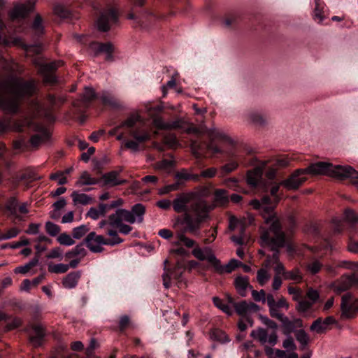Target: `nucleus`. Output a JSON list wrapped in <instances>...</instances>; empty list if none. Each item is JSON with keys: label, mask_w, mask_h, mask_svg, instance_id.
Masks as SVG:
<instances>
[{"label": "nucleus", "mask_w": 358, "mask_h": 358, "mask_svg": "<svg viewBox=\"0 0 358 358\" xmlns=\"http://www.w3.org/2000/svg\"><path fill=\"white\" fill-rule=\"evenodd\" d=\"M241 265H242V263L240 261L232 259L227 264L222 266L220 260L217 259V262L215 263L213 267L217 273L222 274L224 273H230Z\"/></svg>", "instance_id": "nucleus-23"}, {"label": "nucleus", "mask_w": 358, "mask_h": 358, "mask_svg": "<svg viewBox=\"0 0 358 358\" xmlns=\"http://www.w3.org/2000/svg\"><path fill=\"white\" fill-rule=\"evenodd\" d=\"M80 278L79 271L71 272L66 275L62 280V285L66 289L74 288Z\"/></svg>", "instance_id": "nucleus-25"}, {"label": "nucleus", "mask_w": 358, "mask_h": 358, "mask_svg": "<svg viewBox=\"0 0 358 358\" xmlns=\"http://www.w3.org/2000/svg\"><path fill=\"white\" fill-rule=\"evenodd\" d=\"M336 263L338 268H345L353 271H358V262L343 260Z\"/></svg>", "instance_id": "nucleus-41"}, {"label": "nucleus", "mask_w": 358, "mask_h": 358, "mask_svg": "<svg viewBox=\"0 0 358 358\" xmlns=\"http://www.w3.org/2000/svg\"><path fill=\"white\" fill-rule=\"evenodd\" d=\"M6 208L11 214H15L17 208V201L15 198H10L7 201Z\"/></svg>", "instance_id": "nucleus-62"}, {"label": "nucleus", "mask_w": 358, "mask_h": 358, "mask_svg": "<svg viewBox=\"0 0 358 358\" xmlns=\"http://www.w3.org/2000/svg\"><path fill=\"white\" fill-rule=\"evenodd\" d=\"M36 91L34 80L13 78L0 85V108L7 113L18 111L22 98L32 95Z\"/></svg>", "instance_id": "nucleus-3"}, {"label": "nucleus", "mask_w": 358, "mask_h": 358, "mask_svg": "<svg viewBox=\"0 0 358 358\" xmlns=\"http://www.w3.org/2000/svg\"><path fill=\"white\" fill-rule=\"evenodd\" d=\"M98 183V180L91 177L90 174L87 171H83L78 180L76 182L77 187H83L84 185H92Z\"/></svg>", "instance_id": "nucleus-30"}, {"label": "nucleus", "mask_w": 358, "mask_h": 358, "mask_svg": "<svg viewBox=\"0 0 358 358\" xmlns=\"http://www.w3.org/2000/svg\"><path fill=\"white\" fill-rule=\"evenodd\" d=\"M26 127L37 132L30 138V143L33 147L37 148L49 141L50 138V131L43 126L34 123L29 117L24 120H18L13 124L10 118L4 117L0 120V133H4L10 130L22 131Z\"/></svg>", "instance_id": "nucleus-4"}, {"label": "nucleus", "mask_w": 358, "mask_h": 358, "mask_svg": "<svg viewBox=\"0 0 358 358\" xmlns=\"http://www.w3.org/2000/svg\"><path fill=\"white\" fill-rule=\"evenodd\" d=\"M227 299L229 303L234 306L237 314L242 317H247L248 314L257 312L259 310V306L252 302L248 303L245 301H242L239 303H236L229 295L227 296Z\"/></svg>", "instance_id": "nucleus-12"}, {"label": "nucleus", "mask_w": 358, "mask_h": 358, "mask_svg": "<svg viewBox=\"0 0 358 358\" xmlns=\"http://www.w3.org/2000/svg\"><path fill=\"white\" fill-rule=\"evenodd\" d=\"M95 97V92L92 87H87L85 88L83 93V99L85 101H90Z\"/></svg>", "instance_id": "nucleus-63"}, {"label": "nucleus", "mask_w": 358, "mask_h": 358, "mask_svg": "<svg viewBox=\"0 0 358 358\" xmlns=\"http://www.w3.org/2000/svg\"><path fill=\"white\" fill-rule=\"evenodd\" d=\"M304 169L306 174L325 175L340 180L350 179L358 189V172L350 166H334L331 163L320 162L312 164Z\"/></svg>", "instance_id": "nucleus-5"}, {"label": "nucleus", "mask_w": 358, "mask_h": 358, "mask_svg": "<svg viewBox=\"0 0 358 358\" xmlns=\"http://www.w3.org/2000/svg\"><path fill=\"white\" fill-rule=\"evenodd\" d=\"M20 229L16 227H13L7 230L5 233L0 235V241L8 240L14 238L20 233Z\"/></svg>", "instance_id": "nucleus-52"}, {"label": "nucleus", "mask_w": 358, "mask_h": 358, "mask_svg": "<svg viewBox=\"0 0 358 358\" xmlns=\"http://www.w3.org/2000/svg\"><path fill=\"white\" fill-rule=\"evenodd\" d=\"M355 230H349V240L348 243V250L354 254H358V241L355 237Z\"/></svg>", "instance_id": "nucleus-33"}, {"label": "nucleus", "mask_w": 358, "mask_h": 358, "mask_svg": "<svg viewBox=\"0 0 358 358\" xmlns=\"http://www.w3.org/2000/svg\"><path fill=\"white\" fill-rule=\"evenodd\" d=\"M238 162L236 161H231L229 163L221 167L220 176L223 177L226 174L235 171L238 168Z\"/></svg>", "instance_id": "nucleus-45"}, {"label": "nucleus", "mask_w": 358, "mask_h": 358, "mask_svg": "<svg viewBox=\"0 0 358 358\" xmlns=\"http://www.w3.org/2000/svg\"><path fill=\"white\" fill-rule=\"evenodd\" d=\"M285 280H293L295 282H300L302 280V275L298 268H294L292 271H287L285 273Z\"/></svg>", "instance_id": "nucleus-40"}, {"label": "nucleus", "mask_w": 358, "mask_h": 358, "mask_svg": "<svg viewBox=\"0 0 358 358\" xmlns=\"http://www.w3.org/2000/svg\"><path fill=\"white\" fill-rule=\"evenodd\" d=\"M341 310L343 318H355L358 315V298L354 299L350 292L345 294L341 299Z\"/></svg>", "instance_id": "nucleus-9"}, {"label": "nucleus", "mask_w": 358, "mask_h": 358, "mask_svg": "<svg viewBox=\"0 0 358 358\" xmlns=\"http://www.w3.org/2000/svg\"><path fill=\"white\" fill-rule=\"evenodd\" d=\"M145 206L141 203L134 205L129 213L135 219V222H141L143 220V215L145 214Z\"/></svg>", "instance_id": "nucleus-32"}, {"label": "nucleus", "mask_w": 358, "mask_h": 358, "mask_svg": "<svg viewBox=\"0 0 358 358\" xmlns=\"http://www.w3.org/2000/svg\"><path fill=\"white\" fill-rule=\"evenodd\" d=\"M71 197L75 205H87L92 201V197L87 194L84 193H79L76 191L72 192Z\"/></svg>", "instance_id": "nucleus-31"}, {"label": "nucleus", "mask_w": 358, "mask_h": 358, "mask_svg": "<svg viewBox=\"0 0 358 358\" xmlns=\"http://www.w3.org/2000/svg\"><path fill=\"white\" fill-rule=\"evenodd\" d=\"M106 235L110 238H105L101 235H97L95 232L92 231L89 233L84 240V243L87 248L92 252H101L103 251L102 245L113 246L122 243L123 240L118 236L117 230L110 229L109 227L103 228Z\"/></svg>", "instance_id": "nucleus-6"}, {"label": "nucleus", "mask_w": 358, "mask_h": 358, "mask_svg": "<svg viewBox=\"0 0 358 358\" xmlns=\"http://www.w3.org/2000/svg\"><path fill=\"white\" fill-rule=\"evenodd\" d=\"M345 220L352 224L351 227L358 222V214L350 209H347L344 213Z\"/></svg>", "instance_id": "nucleus-49"}, {"label": "nucleus", "mask_w": 358, "mask_h": 358, "mask_svg": "<svg viewBox=\"0 0 358 358\" xmlns=\"http://www.w3.org/2000/svg\"><path fill=\"white\" fill-rule=\"evenodd\" d=\"M31 29L36 34L39 35L43 33V20L39 15H36Z\"/></svg>", "instance_id": "nucleus-43"}, {"label": "nucleus", "mask_w": 358, "mask_h": 358, "mask_svg": "<svg viewBox=\"0 0 358 358\" xmlns=\"http://www.w3.org/2000/svg\"><path fill=\"white\" fill-rule=\"evenodd\" d=\"M30 117H38L43 114V107L38 102L35 101L32 103L30 106Z\"/></svg>", "instance_id": "nucleus-53"}, {"label": "nucleus", "mask_w": 358, "mask_h": 358, "mask_svg": "<svg viewBox=\"0 0 358 358\" xmlns=\"http://www.w3.org/2000/svg\"><path fill=\"white\" fill-rule=\"evenodd\" d=\"M0 44L5 45H23L27 55H30L32 52L38 54L41 50V47L37 45H24L22 42L19 38H15L13 41H9L4 38L0 37Z\"/></svg>", "instance_id": "nucleus-22"}, {"label": "nucleus", "mask_w": 358, "mask_h": 358, "mask_svg": "<svg viewBox=\"0 0 358 358\" xmlns=\"http://www.w3.org/2000/svg\"><path fill=\"white\" fill-rule=\"evenodd\" d=\"M74 239L75 238H73V236H71L66 233H62L57 237V241L61 245L71 246L75 243Z\"/></svg>", "instance_id": "nucleus-42"}, {"label": "nucleus", "mask_w": 358, "mask_h": 358, "mask_svg": "<svg viewBox=\"0 0 358 358\" xmlns=\"http://www.w3.org/2000/svg\"><path fill=\"white\" fill-rule=\"evenodd\" d=\"M262 177L261 171L256 169L250 171L247 175V182L252 186H256Z\"/></svg>", "instance_id": "nucleus-37"}, {"label": "nucleus", "mask_w": 358, "mask_h": 358, "mask_svg": "<svg viewBox=\"0 0 358 358\" xmlns=\"http://www.w3.org/2000/svg\"><path fill=\"white\" fill-rule=\"evenodd\" d=\"M313 306V303L306 300H299L296 305V310L300 313H305Z\"/></svg>", "instance_id": "nucleus-57"}, {"label": "nucleus", "mask_w": 358, "mask_h": 358, "mask_svg": "<svg viewBox=\"0 0 358 358\" xmlns=\"http://www.w3.org/2000/svg\"><path fill=\"white\" fill-rule=\"evenodd\" d=\"M34 6V2L31 0L25 3L17 4L10 12L9 16L12 20L23 18L32 10Z\"/></svg>", "instance_id": "nucleus-19"}, {"label": "nucleus", "mask_w": 358, "mask_h": 358, "mask_svg": "<svg viewBox=\"0 0 358 358\" xmlns=\"http://www.w3.org/2000/svg\"><path fill=\"white\" fill-rule=\"evenodd\" d=\"M108 210V205L100 204L97 208H90L87 213V216L93 220H97L101 216L105 215Z\"/></svg>", "instance_id": "nucleus-29"}, {"label": "nucleus", "mask_w": 358, "mask_h": 358, "mask_svg": "<svg viewBox=\"0 0 358 358\" xmlns=\"http://www.w3.org/2000/svg\"><path fill=\"white\" fill-rule=\"evenodd\" d=\"M206 134L210 141L220 142L223 144L234 145V141L224 131L216 128L208 129Z\"/></svg>", "instance_id": "nucleus-18"}, {"label": "nucleus", "mask_w": 358, "mask_h": 358, "mask_svg": "<svg viewBox=\"0 0 358 358\" xmlns=\"http://www.w3.org/2000/svg\"><path fill=\"white\" fill-rule=\"evenodd\" d=\"M287 291L292 296L294 301H298L302 296V291L299 288L289 286L287 288Z\"/></svg>", "instance_id": "nucleus-60"}, {"label": "nucleus", "mask_w": 358, "mask_h": 358, "mask_svg": "<svg viewBox=\"0 0 358 358\" xmlns=\"http://www.w3.org/2000/svg\"><path fill=\"white\" fill-rule=\"evenodd\" d=\"M306 172L304 169H296L289 178L282 180L280 185L287 190L297 189L306 180Z\"/></svg>", "instance_id": "nucleus-10"}, {"label": "nucleus", "mask_w": 358, "mask_h": 358, "mask_svg": "<svg viewBox=\"0 0 358 358\" xmlns=\"http://www.w3.org/2000/svg\"><path fill=\"white\" fill-rule=\"evenodd\" d=\"M122 171H112L103 176L104 183L109 186H116L122 185L127 182L126 180H122L119 178V174Z\"/></svg>", "instance_id": "nucleus-24"}, {"label": "nucleus", "mask_w": 358, "mask_h": 358, "mask_svg": "<svg viewBox=\"0 0 358 358\" xmlns=\"http://www.w3.org/2000/svg\"><path fill=\"white\" fill-rule=\"evenodd\" d=\"M90 50L94 55L99 54H105L106 59L112 61L113 59V53L115 51V47L110 42L101 43L99 42H93L90 45Z\"/></svg>", "instance_id": "nucleus-14"}, {"label": "nucleus", "mask_w": 358, "mask_h": 358, "mask_svg": "<svg viewBox=\"0 0 358 358\" xmlns=\"http://www.w3.org/2000/svg\"><path fill=\"white\" fill-rule=\"evenodd\" d=\"M34 335L30 337V342L34 347H38L42 344L45 336V331L42 326L37 325L34 327Z\"/></svg>", "instance_id": "nucleus-28"}, {"label": "nucleus", "mask_w": 358, "mask_h": 358, "mask_svg": "<svg viewBox=\"0 0 358 358\" xmlns=\"http://www.w3.org/2000/svg\"><path fill=\"white\" fill-rule=\"evenodd\" d=\"M336 322L335 318L332 316L327 317L325 319L318 318L313 322L310 329L317 334H323L329 328V326Z\"/></svg>", "instance_id": "nucleus-21"}, {"label": "nucleus", "mask_w": 358, "mask_h": 358, "mask_svg": "<svg viewBox=\"0 0 358 358\" xmlns=\"http://www.w3.org/2000/svg\"><path fill=\"white\" fill-rule=\"evenodd\" d=\"M283 323V333L285 335H290V334L294 331V324L292 322L289 321L287 317H284L283 320H281Z\"/></svg>", "instance_id": "nucleus-56"}, {"label": "nucleus", "mask_w": 358, "mask_h": 358, "mask_svg": "<svg viewBox=\"0 0 358 358\" xmlns=\"http://www.w3.org/2000/svg\"><path fill=\"white\" fill-rule=\"evenodd\" d=\"M322 264L317 259H313L306 264V271L312 274L315 275L317 273L322 267Z\"/></svg>", "instance_id": "nucleus-39"}, {"label": "nucleus", "mask_w": 358, "mask_h": 358, "mask_svg": "<svg viewBox=\"0 0 358 358\" xmlns=\"http://www.w3.org/2000/svg\"><path fill=\"white\" fill-rule=\"evenodd\" d=\"M268 201V198L265 197L262 202L257 199H253L249 203L253 209L258 210L264 219L265 226L260 228L262 245L270 247L271 250L275 251L273 256L266 259V267H269L271 263L277 264L280 262L278 250L283 247L285 243V234L281 230L278 218L275 216H270L273 207L269 205Z\"/></svg>", "instance_id": "nucleus-1"}, {"label": "nucleus", "mask_w": 358, "mask_h": 358, "mask_svg": "<svg viewBox=\"0 0 358 358\" xmlns=\"http://www.w3.org/2000/svg\"><path fill=\"white\" fill-rule=\"evenodd\" d=\"M45 228L47 233L51 236H57L60 231L59 226L51 222H47Z\"/></svg>", "instance_id": "nucleus-51"}, {"label": "nucleus", "mask_w": 358, "mask_h": 358, "mask_svg": "<svg viewBox=\"0 0 358 358\" xmlns=\"http://www.w3.org/2000/svg\"><path fill=\"white\" fill-rule=\"evenodd\" d=\"M173 161L169 159H164L156 164L155 168L158 170L169 172L173 166Z\"/></svg>", "instance_id": "nucleus-46"}, {"label": "nucleus", "mask_w": 358, "mask_h": 358, "mask_svg": "<svg viewBox=\"0 0 358 358\" xmlns=\"http://www.w3.org/2000/svg\"><path fill=\"white\" fill-rule=\"evenodd\" d=\"M175 178L176 182H180V187L185 182L189 180L195 181L199 180V176L196 174H192L187 169H182L176 173Z\"/></svg>", "instance_id": "nucleus-27"}, {"label": "nucleus", "mask_w": 358, "mask_h": 358, "mask_svg": "<svg viewBox=\"0 0 358 358\" xmlns=\"http://www.w3.org/2000/svg\"><path fill=\"white\" fill-rule=\"evenodd\" d=\"M250 336L259 341L261 344L264 345L273 346L277 343L278 336L275 332L268 334L267 330L259 328L257 329L252 330L250 333Z\"/></svg>", "instance_id": "nucleus-13"}, {"label": "nucleus", "mask_w": 358, "mask_h": 358, "mask_svg": "<svg viewBox=\"0 0 358 358\" xmlns=\"http://www.w3.org/2000/svg\"><path fill=\"white\" fill-rule=\"evenodd\" d=\"M176 238H177V241L173 243L174 245H180L181 243H182L188 248H194L192 251V254L199 260H206L210 263L213 266H214L215 262H217V257L210 248H200L196 245V243L193 239L188 238L184 232H178L176 234Z\"/></svg>", "instance_id": "nucleus-8"}, {"label": "nucleus", "mask_w": 358, "mask_h": 358, "mask_svg": "<svg viewBox=\"0 0 358 358\" xmlns=\"http://www.w3.org/2000/svg\"><path fill=\"white\" fill-rule=\"evenodd\" d=\"M236 291L241 296H245L247 288L249 286L248 278L246 276H237L234 280Z\"/></svg>", "instance_id": "nucleus-26"}, {"label": "nucleus", "mask_w": 358, "mask_h": 358, "mask_svg": "<svg viewBox=\"0 0 358 358\" xmlns=\"http://www.w3.org/2000/svg\"><path fill=\"white\" fill-rule=\"evenodd\" d=\"M213 301L214 305L219 309L222 310L224 313L229 315L232 314V310L231 308L228 305L224 304L219 297H213Z\"/></svg>", "instance_id": "nucleus-47"}, {"label": "nucleus", "mask_w": 358, "mask_h": 358, "mask_svg": "<svg viewBox=\"0 0 358 358\" xmlns=\"http://www.w3.org/2000/svg\"><path fill=\"white\" fill-rule=\"evenodd\" d=\"M173 210L178 213H184L183 222L185 231L199 236L201 224L209 217L213 207L201 199H196L193 192H185L176 196L172 203Z\"/></svg>", "instance_id": "nucleus-2"}, {"label": "nucleus", "mask_w": 358, "mask_h": 358, "mask_svg": "<svg viewBox=\"0 0 358 358\" xmlns=\"http://www.w3.org/2000/svg\"><path fill=\"white\" fill-rule=\"evenodd\" d=\"M69 269V266L65 264H57L49 265L48 271L54 273H64Z\"/></svg>", "instance_id": "nucleus-48"}, {"label": "nucleus", "mask_w": 358, "mask_h": 358, "mask_svg": "<svg viewBox=\"0 0 358 358\" xmlns=\"http://www.w3.org/2000/svg\"><path fill=\"white\" fill-rule=\"evenodd\" d=\"M35 64L36 66H38V71L43 76V80L45 83H54L56 82V78L52 74V71L62 65L61 61L50 63H39L36 62Z\"/></svg>", "instance_id": "nucleus-11"}, {"label": "nucleus", "mask_w": 358, "mask_h": 358, "mask_svg": "<svg viewBox=\"0 0 358 358\" xmlns=\"http://www.w3.org/2000/svg\"><path fill=\"white\" fill-rule=\"evenodd\" d=\"M329 287L338 294L354 287L352 274L343 275L338 279L330 283Z\"/></svg>", "instance_id": "nucleus-16"}, {"label": "nucleus", "mask_w": 358, "mask_h": 358, "mask_svg": "<svg viewBox=\"0 0 358 358\" xmlns=\"http://www.w3.org/2000/svg\"><path fill=\"white\" fill-rule=\"evenodd\" d=\"M131 136L134 140H129L124 141V146L126 148L136 152L140 150V143L148 141L150 138V135L147 131L138 133V131H132Z\"/></svg>", "instance_id": "nucleus-17"}, {"label": "nucleus", "mask_w": 358, "mask_h": 358, "mask_svg": "<svg viewBox=\"0 0 358 358\" xmlns=\"http://www.w3.org/2000/svg\"><path fill=\"white\" fill-rule=\"evenodd\" d=\"M129 224L135 223V219L129 213V210L124 209H117L115 213L109 215L108 220H103L99 222V227L103 229L109 227L116 229L119 228V231L123 234H128L132 230V227L124 224V222Z\"/></svg>", "instance_id": "nucleus-7"}, {"label": "nucleus", "mask_w": 358, "mask_h": 358, "mask_svg": "<svg viewBox=\"0 0 358 358\" xmlns=\"http://www.w3.org/2000/svg\"><path fill=\"white\" fill-rule=\"evenodd\" d=\"M90 231V228L86 224H81L75 227L72 230V236L75 239L79 240L86 235Z\"/></svg>", "instance_id": "nucleus-38"}, {"label": "nucleus", "mask_w": 358, "mask_h": 358, "mask_svg": "<svg viewBox=\"0 0 358 358\" xmlns=\"http://www.w3.org/2000/svg\"><path fill=\"white\" fill-rule=\"evenodd\" d=\"M182 271L179 266H176L173 269H166L162 275L163 285L166 289H169L171 285L172 280L180 282Z\"/></svg>", "instance_id": "nucleus-20"}, {"label": "nucleus", "mask_w": 358, "mask_h": 358, "mask_svg": "<svg viewBox=\"0 0 358 358\" xmlns=\"http://www.w3.org/2000/svg\"><path fill=\"white\" fill-rule=\"evenodd\" d=\"M229 201V196L224 189H217L215 192V202L218 206H223Z\"/></svg>", "instance_id": "nucleus-36"}, {"label": "nucleus", "mask_w": 358, "mask_h": 358, "mask_svg": "<svg viewBox=\"0 0 358 358\" xmlns=\"http://www.w3.org/2000/svg\"><path fill=\"white\" fill-rule=\"evenodd\" d=\"M296 338L301 345V348H305L309 342V337L303 330H299L296 333Z\"/></svg>", "instance_id": "nucleus-44"}, {"label": "nucleus", "mask_w": 358, "mask_h": 358, "mask_svg": "<svg viewBox=\"0 0 358 358\" xmlns=\"http://www.w3.org/2000/svg\"><path fill=\"white\" fill-rule=\"evenodd\" d=\"M37 263H38L37 259H32L29 263H27L23 266H20L15 268V273L24 274V273H27L32 267L36 266L37 264Z\"/></svg>", "instance_id": "nucleus-50"}, {"label": "nucleus", "mask_w": 358, "mask_h": 358, "mask_svg": "<svg viewBox=\"0 0 358 358\" xmlns=\"http://www.w3.org/2000/svg\"><path fill=\"white\" fill-rule=\"evenodd\" d=\"M62 253H63V250H62V248H60L59 247H56L50 251V252L47 255V257L48 259L57 258V259H62Z\"/></svg>", "instance_id": "nucleus-61"}, {"label": "nucleus", "mask_w": 358, "mask_h": 358, "mask_svg": "<svg viewBox=\"0 0 358 358\" xmlns=\"http://www.w3.org/2000/svg\"><path fill=\"white\" fill-rule=\"evenodd\" d=\"M180 188V182H176L171 185H166L159 189V194L161 195L168 194L171 192L178 190Z\"/></svg>", "instance_id": "nucleus-55"}, {"label": "nucleus", "mask_w": 358, "mask_h": 358, "mask_svg": "<svg viewBox=\"0 0 358 358\" xmlns=\"http://www.w3.org/2000/svg\"><path fill=\"white\" fill-rule=\"evenodd\" d=\"M268 268L265 266L257 271V280L262 286L264 285L271 278Z\"/></svg>", "instance_id": "nucleus-35"}, {"label": "nucleus", "mask_w": 358, "mask_h": 358, "mask_svg": "<svg viewBox=\"0 0 358 358\" xmlns=\"http://www.w3.org/2000/svg\"><path fill=\"white\" fill-rule=\"evenodd\" d=\"M287 338L284 340L282 343V347L287 350L294 351L296 348V346L294 342L293 338L290 335H286Z\"/></svg>", "instance_id": "nucleus-59"}, {"label": "nucleus", "mask_w": 358, "mask_h": 358, "mask_svg": "<svg viewBox=\"0 0 358 358\" xmlns=\"http://www.w3.org/2000/svg\"><path fill=\"white\" fill-rule=\"evenodd\" d=\"M313 19L318 23L322 22L324 20L322 8H320V3L317 0H315V8L313 12Z\"/></svg>", "instance_id": "nucleus-58"}, {"label": "nucleus", "mask_w": 358, "mask_h": 358, "mask_svg": "<svg viewBox=\"0 0 358 358\" xmlns=\"http://www.w3.org/2000/svg\"><path fill=\"white\" fill-rule=\"evenodd\" d=\"M50 178L52 180H57V183L60 185H64L67 182V178L64 176V172L58 171L55 173H52L50 176Z\"/></svg>", "instance_id": "nucleus-54"}, {"label": "nucleus", "mask_w": 358, "mask_h": 358, "mask_svg": "<svg viewBox=\"0 0 358 358\" xmlns=\"http://www.w3.org/2000/svg\"><path fill=\"white\" fill-rule=\"evenodd\" d=\"M252 296L256 301H262V302L266 301V294L263 289H261L259 292L252 290Z\"/></svg>", "instance_id": "nucleus-64"}, {"label": "nucleus", "mask_w": 358, "mask_h": 358, "mask_svg": "<svg viewBox=\"0 0 358 358\" xmlns=\"http://www.w3.org/2000/svg\"><path fill=\"white\" fill-rule=\"evenodd\" d=\"M117 20V15L114 10H109L101 13L96 22L99 30L106 31L110 27L115 24Z\"/></svg>", "instance_id": "nucleus-15"}, {"label": "nucleus", "mask_w": 358, "mask_h": 358, "mask_svg": "<svg viewBox=\"0 0 358 358\" xmlns=\"http://www.w3.org/2000/svg\"><path fill=\"white\" fill-rule=\"evenodd\" d=\"M250 121L256 126H264L267 122L266 117L259 112H252L249 114Z\"/></svg>", "instance_id": "nucleus-34"}]
</instances>
